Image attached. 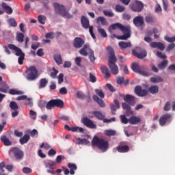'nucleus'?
<instances>
[{"instance_id":"25","label":"nucleus","mask_w":175,"mask_h":175,"mask_svg":"<svg viewBox=\"0 0 175 175\" xmlns=\"http://www.w3.org/2000/svg\"><path fill=\"white\" fill-rule=\"evenodd\" d=\"M145 21L146 24H154L157 20L155 19V17H154V15L148 14L146 16H145Z\"/></svg>"},{"instance_id":"62","label":"nucleus","mask_w":175,"mask_h":175,"mask_svg":"<svg viewBox=\"0 0 175 175\" xmlns=\"http://www.w3.org/2000/svg\"><path fill=\"white\" fill-rule=\"evenodd\" d=\"M57 79H58V84H62V83H64V74L60 73Z\"/></svg>"},{"instance_id":"54","label":"nucleus","mask_w":175,"mask_h":175,"mask_svg":"<svg viewBox=\"0 0 175 175\" xmlns=\"http://www.w3.org/2000/svg\"><path fill=\"white\" fill-rule=\"evenodd\" d=\"M104 16H107V17H114V13L111 11L109 10H103Z\"/></svg>"},{"instance_id":"15","label":"nucleus","mask_w":175,"mask_h":175,"mask_svg":"<svg viewBox=\"0 0 175 175\" xmlns=\"http://www.w3.org/2000/svg\"><path fill=\"white\" fill-rule=\"evenodd\" d=\"M85 41L79 37H76L73 41V46L75 49H81Z\"/></svg>"},{"instance_id":"2","label":"nucleus","mask_w":175,"mask_h":175,"mask_svg":"<svg viewBox=\"0 0 175 175\" xmlns=\"http://www.w3.org/2000/svg\"><path fill=\"white\" fill-rule=\"evenodd\" d=\"M92 146L93 147H97V148L103 152H106V151L109 150V147H110L109 142L103 138H99V137L97 136L93 137Z\"/></svg>"},{"instance_id":"57","label":"nucleus","mask_w":175,"mask_h":175,"mask_svg":"<svg viewBox=\"0 0 175 175\" xmlns=\"http://www.w3.org/2000/svg\"><path fill=\"white\" fill-rule=\"evenodd\" d=\"M95 92L96 95H98L100 98H105V94H103V92L101 90L96 89Z\"/></svg>"},{"instance_id":"14","label":"nucleus","mask_w":175,"mask_h":175,"mask_svg":"<svg viewBox=\"0 0 175 175\" xmlns=\"http://www.w3.org/2000/svg\"><path fill=\"white\" fill-rule=\"evenodd\" d=\"M126 27V26H124L122 25V24L120 23H113L112 25H111L109 28L108 30L109 31V32L111 33V32H113V31L118 29L120 31H125V28Z\"/></svg>"},{"instance_id":"45","label":"nucleus","mask_w":175,"mask_h":175,"mask_svg":"<svg viewBox=\"0 0 175 175\" xmlns=\"http://www.w3.org/2000/svg\"><path fill=\"white\" fill-rule=\"evenodd\" d=\"M105 136H116V131L114 130H105L104 131Z\"/></svg>"},{"instance_id":"9","label":"nucleus","mask_w":175,"mask_h":175,"mask_svg":"<svg viewBox=\"0 0 175 175\" xmlns=\"http://www.w3.org/2000/svg\"><path fill=\"white\" fill-rule=\"evenodd\" d=\"M124 35L118 36L116 34H113V38L118 39L119 40H128L131 38V27L126 26L124 31H122Z\"/></svg>"},{"instance_id":"13","label":"nucleus","mask_w":175,"mask_h":175,"mask_svg":"<svg viewBox=\"0 0 175 175\" xmlns=\"http://www.w3.org/2000/svg\"><path fill=\"white\" fill-rule=\"evenodd\" d=\"M82 123L83 125L87 126V128H90V129H96V124H95L92 120L87 117L83 118Z\"/></svg>"},{"instance_id":"28","label":"nucleus","mask_w":175,"mask_h":175,"mask_svg":"<svg viewBox=\"0 0 175 175\" xmlns=\"http://www.w3.org/2000/svg\"><path fill=\"white\" fill-rule=\"evenodd\" d=\"M8 90H9V86L5 81L0 82V92H4L6 94L8 92Z\"/></svg>"},{"instance_id":"22","label":"nucleus","mask_w":175,"mask_h":175,"mask_svg":"<svg viewBox=\"0 0 175 175\" xmlns=\"http://www.w3.org/2000/svg\"><path fill=\"white\" fill-rule=\"evenodd\" d=\"M45 167L46 169H51V170H53L57 167V163L55 161H53L52 160H49L45 162Z\"/></svg>"},{"instance_id":"52","label":"nucleus","mask_w":175,"mask_h":175,"mask_svg":"<svg viewBox=\"0 0 175 175\" xmlns=\"http://www.w3.org/2000/svg\"><path fill=\"white\" fill-rule=\"evenodd\" d=\"M122 18L126 20V21H129L132 18V16L128 13H123L122 15Z\"/></svg>"},{"instance_id":"30","label":"nucleus","mask_w":175,"mask_h":175,"mask_svg":"<svg viewBox=\"0 0 175 175\" xmlns=\"http://www.w3.org/2000/svg\"><path fill=\"white\" fill-rule=\"evenodd\" d=\"M101 70L103 73L105 75V80H109V79H110V76H111L109 68L107 66H103L102 67Z\"/></svg>"},{"instance_id":"3","label":"nucleus","mask_w":175,"mask_h":175,"mask_svg":"<svg viewBox=\"0 0 175 175\" xmlns=\"http://www.w3.org/2000/svg\"><path fill=\"white\" fill-rule=\"evenodd\" d=\"M53 7L55 9V12L57 13V14H59L60 16H62V17H64V18H73V16L69 14V12L66 10L65 6L61 5L58 3H54Z\"/></svg>"},{"instance_id":"53","label":"nucleus","mask_w":175,"mask_h":175,"mask_svg":"<svg viewBox=\"0 0 175 175\" xmlns=\"http://www.w3.org/2000/svg\"><path fill=\"white\" fill-rule=\"evenodd\" d=\"M120 120L122 124H128L129 122V119L126 118V116L125 115H121L120 116Z\"/></svg>"},{"instance_id":"16","label":"nucleus","mask_w":175,"mask_h":175,"mask_svg":"<svg viewBox=\"0 0 175 175\" xmlns=\"http://www.w3.org/2000/svg\"><path fill=\"white\" fill-rule=\"evenodd\" d=\"M93 116L97 118V120H99L100 121H103V122H110L109 120L105 119V115L102 113V112L99 111H94L92 112Z\"/></svg>"},{"instance_id":"7","label":"nucleus","mask_w":175,"mask_h":175,"mask_svg":"<svg viewBox=\"0 0 175 175\" xmlns=\"http://www.w3.org/2000/svg\"><path fill=\"white\" fill-rule=\"evenodd\" d=\"M131 69L133 70V72L135 73H139V75H142V76H150L148 72L144 70L145 68L143 67V66L139 65L138 63H133Z\"/></svg>"},{"instance_id":"5","label":"nucleus","mask_w":175,"mask_h":175,"mask_svg":"<svg viewBox=\"0 0 175 175\" xmlns=\"http://www.w3.org/2000/svg\"><path fill=\"white\" fill-rule=\"evenodd\" d=\"M25 77L29 81H33V80H36L38 77V70H36V68L34 66H31L26 71Z\"/></svg>"},{"instance_id":"11","label":"nucleus","mask_w":175,"mask_h":175,"mask_svg":"<svg viewBox=\"0 0 175 175\" xmlns=\"http://www.w3.org/2000/svg\"><path fill=\"white\" fill-rule=\"evenodd\" d=\"M10 108L11 110L14 111L12 112V117L13 118H16L17 116H18V105H17V103L16 101H11L10 103Z\"/></svg>"},{"instance_id":"43","label":"nucleus","mask_w":175,"mask_h":175,"mask_svg":"<svg viewBox=\"0 0 175 175\" xmlns=\"http://www.w3.org/2000/svg\"><path fill=\"white\" fill-rule=\"evenodd\" d=\"M16 40L17 42L23 43V42H24V33L18 32L16 33Z\"/></svg>"},{"instance_id":"64","label":"nucleus","mask_w":175,"mask_h":175,"mask_svg":"<svg viewBox=\"0 0 175 175\" xmlns=\"http://www.w3.org/2000/svg\"><path fill=\"white\" fill-rule=\"evenodd\" d=\"M175 48V44L174 43H172V44H170L165 49V51H170L172 50H173V49Z\"/></svg>"},{"instance_id":"17","label":"nucleus","mask_w":175,"mask_h":175,"mask_svg":"<svg viewBox=\"0 0 175 175\" xmlns=\"http://www.w3.org/2000/svg\"><path fill=\"white\" fill-rule=\"evenodd\" d=\"M135 92L138 96H146L148 95V91L146 90H142V86H136L135 88Z\"/></svg>"},{"instance_id":"23","label":"nucleus","mask_w":175,"mask_h":175,"mask_svg":"<svg viewBox=\"0 0 175 175\" xmlns=\"http://www.w3.org/2000/svg\"><path fill=\"white\" fill-rule=\"evenodd\" d=\"M116 150L118 152L120 153L128 152L129 151V146L128 145H119L116 147Z\"/></svg>"},{"instance_id":"60","label":"nucleus","mask_w":175,"mask_h":175,"mask_svg":"<svg viewBox=\"0 0 175 175\" xmlns=\"http://www.w3.org/2000/svg\"><path fill=\"white\" fill-rule=\"evenodd\" d=\"M23 173H25L26 174H29V173H32V169L28 167H24L23 168Z\"/></svg>"},{"instance_id":"8","label":"nucleus","mask_w":175,"mask_h":175,"mask_svg":"<svg viewBox=\"0 0 175 175\" xmlns=\"http://www.w3.org/2000/svg\"><path fill=\"white\" fill-rule=\"evenodd\" d=\"M132 53L135 57L139 58V59H143V58H146V57H147V52L139 46H136L134 49H133Z\"/></svg>"},{"instance_id":"6","label":"nucleus","mask_w":175,"mask_h":175,"mask_svg":"<svg viewBox=\"0 0 175 175\" xmlns=\"http://www.w3.org/2000/svg\"><path fill=\"white\" fill-rule=\"evenodd\" d=\"M129 8L132 12L140 13L144 9V3L139 0H135L133 3L129 5Z\"/></svg>"},{"instance_id":"41","label":"nucleus","mask_w":175,"mask_h":175,"mask_svg":"<svg viewBox=\"0 0 175 175\" xmlns=\"http://www.w3.org/2000/svg\"><path fill=\"white\" fill-rule=\"evenodd\" d=\"M150 81H151V83H162L163 79L159 76H157L155 77H151Z\"/></svg>"},{"instance_id":"26","label":"nucleus","mask_w":175,"mask_h":175,"mask_svg":"<svg viewBox=\"0 0 175 175\" xmlns=\"http://www.w3.org/2000/svg\"><path fill=\"white\" fill-rule=\"evenodd\" d=\"M96 23L100 24L101 25H104L105 27H107L109 25V23H107V20L103 16H99L96 18Z\"/></svg>"},{"instance_id":"34","label":"nucleus","mask_w":175,"mask_h":175,"mask_svg":"<svg viewBox=\"0 0 175 175\" xmlns=\"http://www.w3.org/2000/svg\"><path fill=\"white\" fill-rule=\"evenodd\" d=\"M68 167L70 168V174L71 175L75 174V170H77V165H76V164L69 163H68Z\"/></svg>"},{"instance_id":"48","label":"nucleus","mask_w":175,"mask_h":175,"mask_svg":"<svg viewBox=\"0 0 175 175\" xmlns=\"http://www.w3.org/2000/svg\"><path fill=\"white\" fill-rule=\"evenodd\" d=\"M172 109L171 103L170 101H167L165 103L164 107H163V110L164 111H169Z\"/></svg>"},{"instance_id":"10","label":"nucleus","mask_w":175,"mask_h":175,"mask_svg":"<svg viewBox=\"0 0 175 175\" xmlns=\"http://www.w3.org/2000/svg\"><path fill=\"white\" fill-rule=\"evenodd\" d=\"M133 23L137 28L144 27V17L143 16H137L133 20Z\"/></svg>"},{"instance_id":"39","label":"nucleus","mask_w":175,"mask_h":175,"mask_svg":"<svg viewBox=\"0 0 175 175\" xmlns=\"http://www.w3.org/2000/svg\"><path fill=\"white\" fill-rule=\"evenodd\" d=\"M46 20H47V18L44 15H39L38 17V21L40 24H42V25L46 24Z\"/></svg>"},{"instance_id":"50","label":"nucleus","mask_w":175,"mask_h":175,"mask_svg":"<svg viewBox=\"0 0 175 175\" xmlns=\"http://www.w3.org/2000/svg\"><path fill=\"white\" fill-rule=\"evenodd\" d=\"M57 75H58V70L53 67V72H51L50 76L52 79H57Z\"/></svg>"},{"instance_id":"21","label":"nucleus","mask_w":175,"mask_h":175,"mask_svg":"<svg viewBox=\"0 0 175 175\" xmlns=\"http://www.w3.org/2000/svg\"><path fill=\"white\" fill-rule=\"evenodd\" d=\"M129 122L131 125H137L139 122H142V119L137 116H131L129 119Z\"/></svg>"},{"instance_id":"24","label":"nucleus","mask_w":175,"mask_h":175,"mask_svg":"<svg viewBox=\"0 0 175 175\" xmlns=\"http://www.w3.org/2000/svg\"><path fill=\"white\" fill-rule=\"evenodd\" d=\"M81 23L83 28H85L86 29L90 28V21L88 18H87V17L82 16L81 18Z\"/></svg>"},{"instance_id":"27","label":"nucleus","mask_w":175,"mask_h":175,"mask_svg":"<svg viewBox=\"0 0 175 175\" xmlns=\"http://www.w3.org/2000/svg\"><path fill=\"white\" fill-rule=\"evenodd\" d=\"M1 6L7 14H12V13H13V9H12L10 6L8 5L6 3H2Z\"/></svg>"},{"instance_id":"1","label":"nucleus","mask_w":175,"mask_h":175,"mask_svg":"<svg viewBox=\"0 0 175 175\" xmlns=\"http://www.w3.org/2000/svg\"><path fill=\"white\" fill-rule=\"evenodd\" d=\"M107 50L109 54L108 58V66L111 70V73L113 75H118V66L116 65L117 57L114 53V50L111 46H108Z\"/></svg>"},{"instance_id":"20","label":"nucleus","mask_w":175,"mask_h":175,"mask_svg":"<svg viewBox=\"0 0 175 175\" xmlns=\"http://www.w3.org/2000/svg\"><path fill=\"white\" fill-rule=\"evenodd\" d=\"M150 46L152 49H159L161 51H163V50H165V44L161 42H153L150 44Z\"/></svg>"},{"instance_id":"61","label":"nucleus","mask_w":175,"mask_h":175,"mask_svg":"<svg viewBox=\"0 0 175 175\" xmlns=\"http://www.w3.org/2000/svg\"><path fill=\"white\" fill-rule=\"evenodd\" d=\"M163 5V9L166 12L167 11V8H169V3L167 0H162Z\"/></svg>"},{"instance_id":"55","label":"nucleus","mask_w":175,"mask_h":175,"mask_svg":"<svg viewBox=\"0 0 175 175\" xmlns=\"http://www.w3.org/2000/svg\"><path fill=\"white\" fill-rule=\"evenodd\" d=\"M8 24H10L11 27H17V22H16V20H14V18H10L8 20Z\"/></svg>"},{"instance_id":"63","label":"nucleus","mask_w":175,"mask_h":175,"mask_svg":"<svg viewBox=\"0 0 175 175\" xmlns=\"http://www.w3.org/2000/svg\"><path fill=\"white\" fill-rule=\"evenodd\" d=\"M47 105V102L44 100H41L38 103V106L40 107V109H43V107H46Z\"/></svg>"},{"instance_id":"49","label":"nucleus","mask_w":175,"mask_h":175,"mask_svg":"<svg viewBox=\"0 0 175 175\" xmlns=\"http://www.w3.org/2000/svg\"><path fill=\"white\" fill-rule=\"evenodd\" d=\"M89 59H90L91 62H95V55H94L92 49H90Z\"/></svg>"},{"instance_id":"32","label":"nucleus","mask_w":175,"mask_h":175,"mask_svg":"<svg viewBox=\"0 0 175 175\" xmlns=\"http://www.w3.org/2000/svg\"><path fill=\"white\" fill-rule=\"evenodd\" d=\"M53 104L55 107H59L60 109H62L64 107V101L61 99H53Z\"/></svg>"},{"instance_id":"19","label":"nucleus","mask_w":175,"mask_h":175,"mask_svg":"<svg viewBox=\"0 0 175 175\" xmlns=\"http://www.w3.org/2000/svg\"><path fill=\"white\" fill-rule=\"evenodd\" d=\"M135 96L131 94H126L124 97V102H126L131 106H135L136 102L135 101Z\"/></svg>"},{"instance_id":"37","label":"nucleus","mask_w":175,"mask_h":175,"mask_svg":"<svg viewBox=\"0 0 175 175\" xmlns=\"http://www.w3.org/2000/svg\"><path fill=\"white\" fill-rule=\"evenodd\" d=\"M8 94H10V95H23L24 92L16 89H10L8 92Z\"/></svg>"},{"instance_id":"46","label":"nucleus","mask_w":175,"mask_h":175,"mask_svg":"<svg viewBox=\"0 0 175 175\" xmlns=\"http://www.w3.org/2000/svg\"><path fill=\"white\" fill-rule=\"evenodd\" d=\"M46 107L47 110H51L52 107H55L54 100H51L48 103H46Z\"/></svg>"},{"instance_id":"36","label":"nucleus","mask_w":175,"mask_h":175,"mask_svg":"<svg viewBox=\"0 0 175 175\" xmlns=\"http://www.w3.org/2000/svg\"><path fill=\"white\" fill-rule=\"evenodd\" d=\"M54 60L56 62L57 65H62V57L61 54H55L54 55Z\"/></svg>"},{"instance_id":"51","label":"nucleus","mask_w":175,"mask_h":175,"mask_svg":"<svg viewBox=\"0 0 175 175\" xmlns=\"http://www.w3.org/2000/svg\"><path fill=\"white\" fill-rule=\"evenodd\" d=\"M122 107L124 110H126V111H131V105L126 103H123L122 105Z\"/></svg>"},{"instance_id":"4","label":"nucleus","mask_w":175,"mask_h":175,"mask_svg":"<svg viewBox=\"0 0 175 175\" xmlns=\"http://www.w3.org/2000/svg\"><path fill=\"white\" fill-rule=\"evenodd\" d=\"M10 157L14 156L16 161L24 159V151L18 147H11L8 151Z\"/></svg>"},{"instance_id":"56","label":"nucleus","mask_w":175,"mask_h":175,"mask_svg":"<svg viewBox=\"0 0 175 175\" xmlns=\"http://www.w3.org/2000/svg\"><path fill=\"white\" fill-rule=\"evenodd\" d=\"M25 59V55H22L18 58V63L19 65H23L24 64V59Z\"/></svg>"},{"instance_id":"47","label":"nucleus","mask_w":175,"mask_h":175,"mask_svg":"<svg viewBox=\"0 0 175 175\" xmlns=\"http://www.w3.org/2000/svg\"><path fill=\"white\" fill-rule=\"evenodd\" d=\"M77 96L79 99H81L82 100L85 99V94L81 91L77 92Z\"/></svg>"},{"instance_id":"40","label":"nucleus","mask_w":175,"mask_h":175,"mask_svg":"<svg viewBox=\"0 0 175 175\" xmlns=\"http://www.w3.org/2000/svg\"><path fill=\"white\" fill-rule=\"evenodd\" d=\"M167 64H169V62L167 60H163L160 64H158V68L161 70H163L166 66H167Z\"/></svg>"},{"instance_id":"35","label":"nucleus","mask_w":175,"mask_h":175,"mask_svg":"<svg viewBox=\"0 0 175 175\" xmlns=\"http://www.w3.org/2000/svg\"><path fill=\"white\" fill-rule=\"evenodd\" d=\"M148 91L150 94H158L159 92V87L158 85H152L148 88Z\"/></svg>"},{"instance_id":"12","label":"nucleus","mask_w":175,"mask_h":175,"mask_svg":"<svg viewBox=\"0 0 175 175\" xmlns=\"http://www.w3.org/2000/svg\"><path fill=\"white\" fill-rule=\"evenodd\" d=\"M172 121V114L165 113L159 119V124L161 126L166 125V122H170Z\"/></svg>"},{"instance_id":"33","label":"nucleus","mask_w":175,"mask_h":175,"mask_svg":"<svg viewBox=\"0 0 175 175\" xmlns=\"http://www.w3.org/2000/svg\"><path fill=\"white\" fill-rule=\"evenodd\" d=\"M31 139V137L28 134H25L23 135V137H21L19 139V142L21 144H25L27 142H29V139Z\"/></svg>"},{"instance_id":"59","label":"nucleus","mask_w":175,"mask_h":175,"mask_svg":"<svg viewBox=\"0 0 175 175\" xmlns=\"http://www.w3.org/2000/svg\"><path fill=\"white\" fill-rule=\"evenodd\" d=\"M29 116H30V118L32 119V120H36V112H35V111L31 109L30 110V112H29Z\"/></svg>"},{"instance_id":"18","label":"nucleus","mask_w":175,"mask_h":175,"mask_svg":"<svg viewBox=\"0 0 175 175\" xmlns=\"http://www.w3.org/2000/svg\"><path fill=\"white\" fill-rule=\"evenodd\" d=\"M8 48L10 50H14V51H16L15 55H16V57H20L23 55H25L24 53H23V51L21 50V49L17 47L16 45H14L13 44H9Z\"/></svg>"},{"instance_id":"38","label":"nucleus","mask_w":175,"mask_h":175,"mask_svg":"<svg viewBox=\"0 0 175 175\" xmlns=\"http://www.w3.org/2000/svg\"><path fill=\"white\" fill-rule=\"evenodd\" d=\"M48 83H49V81L46 80V79L45 78H42L40 80V84L38 88H44V87H46V85H47Z\"/></svg>"},{"instance_id":"29","label":"nucleus","mask_w":175,"mask_h":175,"mask_svg":"<svg viewBox=\"0 0 175 175\" xmlns=\"http://www.w3.org/2000/svg\"><path fill=\"white\" fill-rule=\"evenodd\" d=\"M118 44L121 50H124V49H128V47H132V44L130 42H125L124 41H122V42H120Z\"/></svg>"},{"instance_id":"42","label":"nucleus","mask_w":175,"mask_h":175,"mask_svg":"<svg viewBox=\"0 0 175 175\" xmlns=\"http://www.w3.org/2000/svg\"><path fill=\"white\" fill-rule=\"evenodd\" d=\"M115 10L118 13H122V12H125V8L120 4H117L115 7Z\"/></svg>"},{"instance_id":"58","label":"nucleus","mask_w":175,"mask_h":175,"mask_svg":"<svg viewBox=\"0 0 175 175\" xmlns=\"http://www.w3.org/2000/svg\"><path fill=\"white\" fill-rule=\"evenodd\" d=\"M165 40H166V42H168L169 43H174L175 42V36L174 37H168V36H165Z\"/></svg>"},{"instance_id":"31","label":"nucleus","mask_w":175,"mask_h":175,"mask_svg":"<svg viewBox=\"0 0 175 175\" xmlns=\"http://www.w3.org/2000/svg\"><path fill=\"white\" fill-rule=\"evenodd\" d=\"M1 142L3 143L4 146H12L13 143L9 139V138H7L6 135H3L1 137Z\"/></svg>"},{"instance_id":"44","label":"nucleus","mask_w":175,"mask_h":175,"mask_svg":"<svg viewBox=\"0 0 175 175\" xmlns=\"http://www.w3.org/2000/svg\"><path fill=\"white\" fill-rule=\"evenodd\" d=\"M98 32L101 35L102 38H107V33H106V31H105V29L100 28V27H98Z\"/></svg>"}]
</instances>
